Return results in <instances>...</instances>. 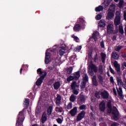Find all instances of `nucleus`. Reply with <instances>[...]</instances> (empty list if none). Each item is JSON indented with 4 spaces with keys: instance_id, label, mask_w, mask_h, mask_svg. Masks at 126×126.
I'll return each instance as SVG.
<instances>
[{
    "instance_id": "obj_1",
    "label": "nucleus",
    "mask_w": 126,
    "mask_h": 126,
    "mask_svg": "<svg viewBox=\"0 0 126 126\" xmlns=\"http://www.w3.org/2000/svg\"><path fill=\"white\" fill-rule=\"evenodd\" d=\"M107 106L108 107V113L109 114H111L112 113L113 116V119L117 121L118 120V117H119V111H118V109L116 107H113L112 109V101L109 100L107 103Z\"/></svg>"
},
{
    "instance_id": "obj_2",
    "label": "nucleus",
    "mask_w": 126,
    "mask_h": 126,
    "mask_svg": "<svg viewBox=\"0 0 126 126\" xmlns=\"http://www.w3.org/2000/svg\"><path fill=\"white\" fill-rule=\"evenodd\" d=\"M37 72L38 74L41 75V77L37 79L36 82V85H37V86H40V85H41V84H42V83L43 82V80L47 76V72L45 71L43 72L42 71L41 68H38L37 70Z\"/></svg>"
},
{
    "instance_id": "obj_3",
    "label": "nucleus",
    "mask_w": 126,
    "mask_h": 126,
    "mask_svg": "<svg viewBox=\"0 0 126 126\" xmlns=\"http://www.w3.org/2000/svg\"><path fill=\"white\" fill-rule=\"evenodd\" d=\"M24 116L23 115V111H21L19 112L18 116V119L16 122V126H21V125L23 123L24 121Z\"/></svg>"
},
{
    "instance_id": "obj_4",
    "label": "nucleus",
    "mask_w": 126,
    "mask_h": 126,
    "mask_svg": "<svg viewBox=\"0 0 126 126\" xmlns=\"http://www.w3.org/2000/svg\"><path fill=\"white\" fill-rule=\"evenodd\" d=\"M98 68L97 66L94 64H91L88 67V72L91 76L94 75V72H97Z\"/></svg>"
},
{
    "instance_id": "obj_5",
    "label": "nucleus",
    "mask_w": 126,
    "mask_h": 126,
    "mask_svg": "<svg viewBox=\"0 0 126 126\" xmlns=\"http://www.w3.org/2000/svg\"><path fill=\"white\" fill-rule=\"evenodd\" d=\"M107 31L108 34H111L114 32V25L111 23L107 25Z\"/></svg>"
},
{
    "instance_id": "obj_6",
    "label": "nucleus",
    "mask_w": 126,
    "mask_h": 126,
    "mask_svg": "<svg viewBox=\"0 0 126 126\" xmlns=\"http://www.w3.org/2000/svg\"><path fill=\"white\" fill-rule=\"evenodd\" d=\"M85 102V96L83 94H80L77 100V103L79 105H81Z\"/></svg>"
},
{
    "instance_id": "obj_7",
    "label": "nucleus",
    "mask_w": 126,
    "mask_h": 126,
    "mask_svg": "<svg viewBox=\"0 0 126 126\" xmlns=\"http://www.w3.org/2000/svg\"><path fill=\"white\" fill-rule=\"evenodd\" d=\"M62 101V96L60 95L59 94H57V97L55 98V104L56 106H58L60 107V105H61V102Z\"/></svg>"
},
{
    "instance_id": "obj_8",
    "label": "nucleus",
    "mask_w": 126,
    "mask_h": 126,
    "mask_svg": "<svg viewBox=\"0 0 126 126\" xmlns=\"http://www.w3.org/2000/svg\"><path fill=\"white\" fill-rule=\"evenodd\" d=\"M51 62V54L49 52L46 53L45 63L46 64L50 63Z\"/></svg>"
},
{
    "instance_id": "obj_9",
    "label": "nucleus",
    "mask_w": 126,
    "mask_h": 126,
    "mask_svg": "<svg viewBox=\"0 0 126 126\" xmlns=\"http://www.w3.org/2000/svg\"><path fill=\"white\" fill-rule=\"evenodd\" d=\"M114 65L118 73H119V74H121V65L118 63V62L115 61Z\"/></svg>"
},
{
    "instance_id": "obj_10",
    "label": "nucleus",
    "mask_w": 126,
    "mask_h": 126,
    "mask_svg": "<svg viewBox=\"0 0 126 126\" xmlns=\"http://www.w3.org/2000/svg\"><path fill=\"white\" fill-rule=\"evenodd\" d=\"M116 89L117 90L118 94L119 96V98H120L121 100H123V99H124V95L123 94V89L121 87H119V88L117 87Z\"/></svg>"
},
{
    "instance_id": "obj_11",
    "label": "nucleus",
    "mask_w": 126,
    "mask_h": 126,
    "mask_svg": "<svg viewBox=\"0 0 126 126\" xmlns=\"http://www.w3.org/2000/svg\"><path fill=\"white\" fill-rule=\"evenodd\" d=\"M85 116V112L84 111H82L81 113H80L78 115L77 117V119H76L77 122H79V121H81V120H82V119L84 118Z\"/></svg>"
},
{
    "instance_id": "obj_12",
    "label": "nucleus",
    "mask_w": 126,
    "mask_h": 126,
    "mask_svg": "<svg viewBox=\"0 0 126 126\" xmlns=\"http://www.w3.org/2000/svg\"><path fill=\"white\" fill-rule=\"evenodd\" d=\"M106 26V21L104 19L100 20L98 23V28H101Z\"/></svg>"
},
{
    "instance_id": "obj_13",
    "label": "nucleus",
    "mask_w": 126,
    "mask_h": 126,
    "mask_svg": "<svg viewBox=\"0 0 126 126\" xmlns=\"http://www.w3.org/2000/svg\"><path fill=\"white\" fill-rule=\"evenodd\" d=\"M105 109H106V104L105 103V102L102 101L99 104V110L101 111V112H104Z\"/></svg>"
},
{
    "instance_id": "obj_14",
    "label": "nucleus",
    "mask_w": 126,
    "mask_h": 126,
    "mask_svg": "<svg viewBox=\"0 0 126 126\" xmlns=\"http://www.w3.org/2000/svg\"><path fill=\"white\" fill-rule=\"evenodd\" d=\"M77 113V107H75L69 111V114L72 117H74Z\"/></svg>"
},
{
    "instance_id": "obj_15",
    "label": "nucleus",
    "mask_w": 126,
    "mask_h": 126,
    "mask_svg": "<svg viewBox=\"0 0 126 126\" xmlns=\"http://www.w3.org/2000/svg\"><path fill=\"white\" fill-rule=\"evenodd\" d=\"M120 23H121V17H120V15H117L114 20V24L116 26H117Z\"/></svg>"
},
{
    "instance_id": "obj_16",
    "label": "nucleus",
    "mask_w": 126,
    "mask_h": 126,
    "mask_svg": "<svg viewBox=\"0 0 126 126\" xmlns=\"http://www.w3.org/2000/svg\"><path fill=\"white\" fill-rule=\"evenodd\" d=\"M114 16H115V12L108 11V15L106 16L107 19H112V18H114Z\"/></svg>"
},
{
    "instance_id": "obj_17",
    "label": "nucleus",
    "mask_w": 126,
    "mask_h": 126,
    "mask_svg": "<svg viewBox=\"0 0 126 126\" xmlns=\"http://www.w3.org/2000/svg\"><path fill=\"white\" fill-rule=\"evenodd\" d=\"M71 87L72 89H76V88H78L77 90H79V85L77 84L75 81L72 83Z\"/></svg>"
},
{
    "instance_id": "obj_18",
    "label": "nucleus",
    "mask_w": 126,
    "mask_h": 126,
    "mask_svg": "<svg viewBox=\"0 0 126 126\" xmlns=\"http://www.w3.org/2000/svg\"><path fill=\"white\" fill-rule=\"evenodd\" d=\"M98 37H100V34H99V32H94L93 33L92 38L94 39V41H97V39Z\"/></svg>"
},
{
    "instance_id": "obj_19",
    "label": "nucleus",
    "mask_w": 126,
    "mask_h": 126,
    "mask_svg": "<svg viewBox=\"0 0 126 126\" xmlns=\"http://www.w3.org/2000/svg\"><path fill=\"white\" fill-rule=\"evenodd\" d=\"M101 96L103 99H108L109 97V94L106 91H103L101 93Z\"/></svg>"
},
{
    "instance_id": "obj_20",
    "label": "nucleus",
    "mask_w": 126,
    "mask_h": 126,
    "mask_svg": "<svg viewBox=\"0 0 126 126\" xmlns=\"http://www.w3.org/2000/svg\"><path fill=\"white\" fill-rule=\"evenodd\" d=\"M55 111L58 113H61V115H63V107H60V105L56 107Z\"/></svg>"
},
{
    "instance_id": "obj_21",
    "label": "nucleus",
    "mask_w": 126,
    "mask_h": 126,
    "mask_svg": "<svg viewBox=\"0 0 126 126\" xmlns=\"http://www.w3.org/2000/svg\"><path fill=\"white\" fill-rule=\"evenodd\" d=\"M81 29V27L80 26V25H79V24H76L73 28V30L75 32H78V31H79Z\"/></svg>"
},
{
    "instance_id": "obj_22",
    "label": "nucleus",
    "mask_w": 126,
    "mask_h": 126,
    "mask_svg": "<svg viewBox=\"0 0 126 126\" xmlns=\"http://www.w3.org/2000/svg\"><path fill=\"white\" fill-rule=\"evenodd\" d=\"M116 10V6L114 4H112L110 5L108 11H110L111 12H114Z\"/></svg>"
},
{
    "instance_id": "obj_23",
    "label": "nucleus",
    "mask_w": 126,
    "mask_h": 126,
    "mask_svg": "<svg viewBox=\"0 0 126 126\" xmlns=\"http://www.w3.org/2000/svg\"><path fill=\"white\" fill-rule=\"evenodd\" d=\"M117 84L119 87H122L123 86V81H122V78L121 77H117Z\"/></svg>"
},
{
    "instance_id": "obj_24",
    "label": "nucleus",
    "mask_w": 126,
    "mask_h": 126,
    "mask_svg": "<svg viewBox=\"0 0 126 126\" xmlns=\"http://www.w3.org/2000/svg\"><path fill=\"white\" fill-rule=\"evenodd\" d=\"M65 53V47H62L59 50L60 56H63V54Z\"/></svg>"
},
{
    "instance_id": "obj_25",
    "label": "nucleus",
    "mask_w": 126,
    "mask_h": 126,
    "mask_svg": "<svg viewBox=\"0 0 126 126\" xmlns=\"http://www.w3.org/2000/svg\"><path fill=\"white\" fill-rule=\"evenodd\" d=\"M98 81L100 84H103V81H104V77L101 74L97 75Z\"/></svg>"
},
{
    "instance_id": "obj_26",
    "label": "nucleus",
    "mask_w": 126,
    "mask_h": 126,
    "mask_svg": "<svg viewBox=\"0 0 126 126\" xmlns=\"http://www.w3.org/2000/svg\"><path fill=\"white\" fill-rule=\"evenodd\" d=\"M53 87L55 90H58L61 87V83L59 82H56L53 84Z\"/></svg>"
},
{
    "instance_id": "obj_27",
    "label": "nucleus",
    "mask_w": 126,
    "mask_h": 126,
    "mask_svg": "<svg viewBox=\"0 0 126 126\" xmlns=\"http://www.w3.org/2000/svg\"><path fill=\"white\" fill-rule=\"evenodd\" d=\"M100 56L101 57V61L103 63H105V61H106V57H107V55H106V54L101 52L100 53Z\"/></svg>"
},
{
    "instance_id": "obj_28",
    "label": "nucleus",
    "mask_w": 126,
    "mask_h": 126,
    "mask_svg": "<svg viewBox=\"0 0 126 126\" xmlns=\"http://www.w3.org/2000/svg\"><path fill=\"white\" fill-rule=\"evenodd\" d=\"M73 76L75 78V80H77V79L80 77V71L76 72Z\"/></svg>"
},
{
    "instance_id": "obj_29",
    "label": "nucleus",
    "mask_w": 126,
    "mask_h": 126,
    "mask_svg": "<svg viewBox=\"0 0 126 126\" xmlns=\"http://www.w3.org/2000/svg\"><path fill=\"white\" fill-rule=\"evenodd\" d=\"M46 121H47V114L43 113L41 117V123L44 124Z\"/></svg>"
},
{
    "instance_id": "obj_30",
    "label": "nucleus",
    "mask_w": 126,
    "mask_h": 126,
    "mask_svg": "<svg viewBox=\"0 0 126 126\" xmlns=\"http://www.w3.org/2000/svg\"><path fill=\"white\" fill-rule=\"evenodd\" d=\"M98 72L101 75L104 74V69H103V65H100L98 67Z\"/></svg>"
},
{
    "instance_id": "obj_31",
    "label": "nucleus",
    "mask_w": 126,
    "mask_h": 126,
    "mask_svg": "<svg viewBox=\"0 0 126 126\" xmlns=\"http://www.w3.org/2000/svg\"><path fill=\"white\" fill-rule=\"evenodd\" d=\"M112 57L113 59H114L115 60H118V59H119V55H118L116 52H112Z\"/></svg>"
},
{
    "instance_id": "obj_32",
    "label": "nucleus",
    "mask_w": 126,
    "mask_h": 126,
    "mask_svg": "<svg viewBox=\"0 0 126 126\" xmlns=\"http://www.w3.org/2000/svg\"><path fill=\"white\" fill-rule=\"evenodd\" d=\"M69 100L70 102H74L76 100V96L74 94H71L70 96Z\"/></svg>"
},
{
    "instance_id": "obj_33",
    "label": "nucleus",
    "mask_w": 126,
    "mask_h": 126,
    "mask_svg": "<svg viewBox=\"0 0 126 126\" xmlns=\"http://www.w3.org/2000/svg\"><path fill=\"white\" fill-rule=\"evenodd\" d=\"M83 82H85L86 83V82H88V75H87V74H84L83 75Z\"/></svg>"
},
{
    "instance_id": "obj_34",
    "label": "nucleus",
    "mask_w": 126,
    "mask_h": 126,
    "mask_svg": "<svg viewBox=\"0 0 126 126\" xmlns=\"http://www.w3.org/2000/svg\"><path fill=\"white\" fill-rule=\"evenodd\" d=\"M103 9V6L101 5H99L95 8V11H96V12H99L100 11H102Z\"/></svg>"
},
{
    "instance_id": "obj_35",
    "label": "nucleus",
    "mask_w": 126,
    "mask_h": 126,
    "mask_svg": "<svg viewBox=\"0 0 126 126\" xmlns=\"http://www.w3.org/2000/svg\"><path fill=\"white\" fill-rule=\"evenodd\" d=\"M53 111V106H49L47 109V115L50 116V115H52V112Z\"/></svg>"
},
{
    "instance_id": "obj_36",
    "label": "nucleus",
    "mask_w": 126,
    "mask_h": 126,
    "mask_svg": "<svg viewBox=\"0 0 126 126\" xmlns=\"http://www.w3.org/2000/svg\"><path fill=\"white\" fill-rule=\"evenodd\" d=\"M96 75H94L92 78V81L94 85H97V80L96 79Z\"/></svg>"
},
{
    "instance_id": "obj_37",
    "label": "nucleus",
    "mask_w": 126,
    "mask_h": 126,
    "mask_svg": "<svg viewBox=\"0 0 126 126\" xmlns=\"http://www.w3.org/2000/svg\"><path fill=\"white\" fill-rule=\"evenodd\" d=\"M122 49H123V46H117L114 47V50L116 52H120Z\"/></svg>"
},
{
    "instance_id": "obj_38",
    "label": "nucleus",
    "mask_w": 126,
    "mask_h": 126,
    "mask_svg": "<svg viewBox=\"0 0 126 126\" xmlns=\"http://www.w3.org/2000/svg\"><path fill=\"white\" fill-rule=\"evenodd\" d=\"M85 22L84 21V20L82 18H80L78 20H77V23H79V24H84V23Z\"/></svg>"
},
{
    "instance_id": "obj_39",
    "label": "nucleus",
    "mask_w": 126,
    "mask_h": 126,
    "mask_svg": "<svg viewBox=\"0 0 126 126\" xmlns=\"http://www.w3.org/2000/svg\"><path fill=\"white\" fill-rule=\"evenodd\" d=\"M73 79H75V78H74V76L70 75L67 78V81L68 82H69L73 80Z\"/></svg>"
},
{
    "instance_id": "obj_40",
    "label": "nucleus",
    "mask_w": 126,
    "mask_h": 126,
    "mask_svg": "<svg viewBox=\"0 0 126 126\" xmlns=\"http://www.w3.org/2000/svg\"><path fill=\"white\" fill-rule=\"evenodd\" d=\"M123 4H124V0H120L118 3L119 7H120V8H122Z\"/></svg>"
},
{
    "instance_id": "obj_41",
    "label": "nucleus",
    "mask_w": 126,
    "mask_h": 126,
    "mask_svg": "<svg viewBox=\"0 0 126 126\" xmlns=\"http://www.w3.org/2000/svg\"><path fill=\"white\" fill-rule=\"evenodd\" d=\"M73 70V68H72V67H69L67 69V73H68V74H70V73L72 72Z\"/></svg>"
},
{
    "instance_id": "obj_42",
    "label": "nucleus",
    "mask_w": 126,
    "mask_h": 126,
    "mask_svg": "<svg viewBox=\"0 0 126 126\" xmlns=\"http://www.w3.org/2000/svg\"><path fill=\"white\" fill-rule=\"evenodd\" d=\"M110 2H111L110 0H105L104 1V3L105 6H109V5L110 4Z\"/></svg>"
},
{
    "instance_id": "obj_43",
    "label": "nucleus",
    "mask_w": 126,
    "mask_h": 126,
    "mask_svg": "<svg viewBox=\"0 0 126 126\" xmlns=\"http://www.w3.org/2000/svg\"><path fill=\"white\" fill-rule=\"evenodd\" d=\"M119 32L121 34H124V28L122 25L119 26Z\"/></svg>"
},
{
    "instance_id": "obj_44",
    "label": "nucleus",
    "mask_w": 126,
    "mask_h": 126,
    "mask_svg": "<svg viewBox=\"0 0 126 126\" xmlns=\"http://www.w3.org/2000/svg\"><path fill=\"white\" fill-rule=\"evenodd\" d=\"M102 18V14H98L95 16L96 20H100Z\"/></svg>"
},
{
    "instance_id": "obj_45",
    "label": "nucleus",
    "mask_w": 126,
    "mask_h": 126,
    "mask_svg": "<svg viewBox=\"0 0 126 126\" xmlns=\"http://www.w3.org/2000/svg\"><path fill=\"white\" fill-rule=\"evenodd\" d=\"M72 37L73 38V39H74V40L76 41V42H77V43H78L79 41V38H78V37H77V36L73 35L72 36Z\"/></svg>"
},
{
    "instance_id": "obj_46",
    "label": "nucleus",
    "mask_w": 126,
    "mask_h": 126,
    "mask_svg": "<svg viewBox=\"0 0 126 126\" xmlns=\"http://www.w3.org/2000/svg\"><path fill=\"white\" fill-rule=\"evenodd\" d=\"M71 108H72V103L69 102L67 106V109H68V110H70Z\"/></svg>"
},
{
    "instance_id": "obj_47",
    "label": "nucleus",
    "mask_w": 126,
    "mask_h": 126,
    "mask_svg": "<svg viewBox=\"0 0 126 126\" xmlns=\"http://www.w3.org/2000/svg\"><path fill=\"white\" fill-rule=\"evenodd\" d=\"M25 105L26 106H29V99L26 98L25 100Z\"/></svg>"
},
{
    "instance_id": "obj_48",
    "label": "nucleus",
    "mask_w": 126,
    "mask_h": 126,
    "mask_svg": "<svg viewBox=\"0 0 126 126\" xmlns=\"http://www.w3.org/2000/svg\"><path fill=\"white\" fill-rule=\"evenodd\" d=\"M86 108V106L85 105H82L79 107L80 110H84Z\"/></svg>"
},
{
    "instance_id": "obj_49",
    "label": "nucleus",
    "mask_w": 126,
    "mask_h": 126,
    "mask_svg": "<svg viewBox=\"0 0 126 126\" xmlns=\"http://www.w3.org/2000/svg\"><path fill=\"white\" fill-rule=\"evenodd\" d=\"M54 81H55V79H54L50 80L48 82V85H52L53 84V83H54Z\"/></svg>"
},
{
    "instance_id": "obj_50",
    "label": "nucleus",
    "mask_w": 126,
    "mask_h": 126,
    "mask_svg": "<svg viewBox=\"0 0 126 126\" xmlns=\"http://www.w3.org/2000/svg\"><path fill=\"white\" fill-rule=\"evenodd\" d=\"M95 96L96 97V98L99 99V98H100V93L98 92H96L95 94Z\"/></svg>"
},
{
    "instance_id": "obj_51",
    "label": "nucleus",
    "mask_w": 126,
    "mask_h": 126,
    "mask_svg": "<svg viewBox=\"0 0 126 126\" xmlns=\"http://www.w3.org/2000/svg\"><path fill=\"white\" fill-rule=\"evenodd\" d=\"M82 48V46H79L77 47H76V48H75V50L77 51H80V50H81Z\"/></svg>"
},
{
    "instance_id": "obj_52",
    "label": "nucleus",
    "mask_w": 126,
    "mask_h": 126,
    "mask_svg": "<svg viewBox=\"0 0 126 126\" xmlns=\"http://www.w3.org/2000/svg\"><path fill=\"white\" fill-rule=\"evenodd\" d=\"M72 90H73V94H75V95H78V91H77L75 89H72Z\"/></svg>"
},
{
    "instance_id": "obj_53",
    "label": "nucleus",
    "mask_w": 126,
    "mask_h": 126,
    "mask_svg": "<svg viewBox=\"0 0 126 126\" xmlns=\"http://www.w3.org/2000/svg\"><path fill=\"white\" fill-rule=\"evenodd\" d=\"M124 81L125 83L123 84L122 86H123L124 88L126 89V79L125 78H124Z\"/></svg>"
},
{
    "instance_id": "obj_54",
    "label": "nucleus",
    "mask_w": 126,
    "mask_h": 126,
    "mask_svg": "<svg viewBox=\"0 0 126 126\" xmlns=\"http://www.w3.org/2000/svg\"><path fill=\"white\" fill-rule=\"evenodd\" d=\"M109 70L110 72H111V73H113V74H115V71L114 70V69H113V68H112V67H111V66H109Z\"/></svg>"
},
{
    "instance_id": "obj_55",
    "label": "nucleus",
    "mask_w": 126,
    "mask_h": 126,
    "mask_svg": "<svg viewBox=\"0 0 126 126\" xmlns=\"http://www.w3.org/2000/svg\"><path fill=\"white\" fill-rule=\"evenodd\" d=\"M56 121L58 124H62L63 123V120L61 118L57 119Z\"/></svg>"
},
{
    "instance_id": "obj_56",
    "label": "nucleus",
    "mask_w": 126,
    "mask_h": 126,
    "mask_svg": "<svg viewBox=\"0 0 126 126\" xmlns=\"http://www.w3.org/2000/svg\"><path fill=\"white\" fill-rule=\"evenodd\" d=\"M100 44L101 48H105V45L104 44L103 41H102L101 42H100Z\"/></svg>"
},
{
    "instance_id": "obj_57",
    "label": "nucleus",
    "mask_w": 126,
    "mask_h": 126,
    "mask_svg": "<svg viewBox=\"0 0 126 126\" xmlns=\"http://www.w3.org/2000/svg\"><path fill=\"white\" fill-rule=\"evenodd\" d=\"M113 93L115 96H117V91H116V89L115 88H113Z\"/></svg>"
},
{
    "instance_id": "obj_58",
    "label": "nucleus",
    "mask_w": 126,
    "mask_h": 126,
    "mask_svg": "<svg viewBox=\"0 0 126 126\" xmlns=\"http://www.w3.org/2000/svg\"><path fill=\"white\" fill-rule=\"evenodd\" d=\"M110 80L111 83H114V77H113V76L110 77Z\"/></svg>"
},
{
    "instance_id": "obj_59",
    "label": "nucleus",
    "mask_w": 126,
    "mask_h": 126,
    "mask_svg": "<svg viewBox=\"0 0 126 126\" xmlns=\"http://www.w3.org/2000/svg\"><path fill=\"white\" fill-rule=\"evenodd\" d=\"M85 82H83L82 85L81 86V87L82 89L85 88Z\"/></svg>"
},
{
    "instance_id": "obj_60",
    "label": "nucleus",
    "mask_w": 126,
    "mask_h": 126,
    "mask_svg": "<svg viewBox=\"0 0 126 126\" xmlns=\"http://www.w3.org/2000/svg\"><path fill=\"white\" fill-rule=\"evenodd\" d=\"M90 116H91V119L92 120L94 119V118L95 117V116H94V115L93 114V113H91Z\"/></svg>"
},
{
    "instance_id": "obj_61",
    "label": "nucleus",
    "mask_w": 126,
    "mask_h": 126,
    "mask_svg": "<svg viewBox=\"0 0 126 126\" xmlns=\"http://www.w3.org/2000/svg\"><path fill=\"white\" fill-rule=\"evenodd\" d=\"M124 16L125 20H126V10L124 11Z\"/></svg>"
},
{
    "instance_id": "obj_62",
    "label": "nucleus",
    "mask_w": 126,
    "mask_h": 126,
    "mask_svg": "<svg viewBox=\"0 0 126 126\" xmlns=\"http://www.w3.org/2000/svg\"><path fill=\"white\" fill-rule=\"evenodd\" d=\"M119 124L116 123H114L112 124L111 126H118Z\"/></svg>"
},
{
    "instance_id": "obj_63",
    "label": "nucleus",
    "mask_w": 126,
    "mask_h": 126,
    "mask_svg": "<svg viewBox=\"0 0 126 126\" xmlns=\"http://www.w3.org/2000/svg\"><path fill=\"white\" fill-rule=\"evenodd\" d=\"M122 57H123V58H126V54L125 53H122Z\"/></svg>"
},
{
    "instance_id": "obj_64",
    "label": "nucleus",
    "mask_w": 126,
    "mask_h": 126,
    "mask_svg": "<svg viewBox=\"0 0 126 126\" xmlns=\"http://www.w3.org/2000/svg\"><path fill=\"white\" fill-rule=\"evenodd\" d=\"M123 65H124V66H125L126 67V62H124L123 63Z\"/></svg>"
}]
</instances>
